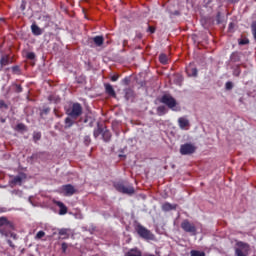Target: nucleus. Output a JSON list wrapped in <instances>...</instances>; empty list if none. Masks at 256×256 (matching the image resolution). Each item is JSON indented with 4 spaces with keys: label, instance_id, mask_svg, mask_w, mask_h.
<instances>
[{
    "label": "nucleus",
    "instance_id": "1",
    "mask_svg": "<svg viewBox=\"0 0 256 256\" xmlns=\"http://www.w3.org/2000/svg\"><path fill=\"white\" fill-rule=\"evenodd\" d=\"M13 223L8 221L6 217H0V233L4 237H13L15 239V234L13 231Z\"/></svg>",
    "mask_w": 256,
    "mask_h": 256
},
{
    "label": "nucleus",
    "instance_id": "2",
    "mask_svg": "<svg viewBox=\"0 0 256 256\" xmlns=\"http://www.w3.org/2000/svg\"><path fill=\"white\" fill-rule=\"evenodd\" d=\"M66 113L69 115V117H72V119H77V117H80V115L83 113V107L79 103H74L66 111Z\"/></svg>",
    "mask_w": 256,
    "mask_h": 256
},
{
    "label": "nucleus",
    "instance_id": "3",
    "mask_svg": "<svg viewBox=\"0 0 256 256\" xmlns=\"http://www.w3.org/2000/svg\"><path fill=\"white\" fill-rule=\"evenodd\" d=\"M250 249L251 248L249 247V244L244 242H237L235 254L236 256H248Z\"/></svg>",
    "mask_w": 256,
    "mask_h": 256
},
{
    "label": "nucleus",
    "instance_id": "4",
    "mask_svg": "<svg viewBox=\"0 0 256 256\" xmlns=\"http://www.w3.org/2000/svg\"><path fill=\"white\" fill-rule=\"evenodd\" d=\"M160 101L164 104L167 105L169 109H172V111H177L175 107H177V100L173 98V96L169 94H165L161 97Z\"/></svg>",
    "mask_w": 256,
    "mask_h": 256
},
{
    "label": "nucleus",
    "instance_id": "5",
    "mask_svg": "<svg viewBox=\"0 0 256 256\" xmlns=\"http://www.w3.org/2000/svg\"><path fill=\"white\" fill-rule=\"evenodd\" d=\"M136 231L138 235L142 237V239H147L149 241H153L155 239V236L149 231L147 228L143 227L142 225L136 226Z\"/></svg>",
    "mask_w": 256,
    "mask_h": 256
},
{
    "label": "nucleus",
    "instance_id": "6",
    "mask_svg": "<svg viewBox=\"0 0 256 256\" xmlns=\"http://www.w3.org/2000/svg\"><path fill=\"white\" fill-rule=\"evenodd\" d=\"M181 229L190 235H197V226H195V224L191 223L189 220H184L181 223Z\"/></svg>",
    "mask_w": 256,
    "mask_h": 256
},
{
    "label": "nucleus",
    "instance_id": "7",
    "mask_svg": "<svg viewBox=\"0 0 256 256\" xmlns=\"http://www.w3.org/2000/svg\"><path fill=\"white\" fill-rule=\"evenodd\" d=\"M115 189L120 193H124L125 195H133L135 193V188L131 185H125L123 183H116Z\"/></svg>",
    "mask_w": 256,
    "mask_h": 256
},
{
    "label": "nucleus",
    "instance_id": "8",
    "mask_svg": "<svg viewBox=\"0 0 256 256\" xmlns=\"http://www.w3.org/2000/svg\"><path fill=\"white\" fill-rule=\"evenodd\" d=\"M59 192L61 193V195H64L65 197H71L77 193V189L74 188L73 185L67 184L60 187Z\"/></svg>",
    "mask_w": 256,
    "mask_h": 256
},
{
    "label": "nucleus",
    "instance_id": "9",
    "mask_svg": "<svg viewBox=\"0 0 256 256\" xmlns=\"http://www.w3.org/2000/svg\"><path fill=\"white\" fill-rule=\"evenodd\" d=\"M195 151H197V147L192 143H186L180 146L181 155H193Z\"/></svg>",
    "mask_w": 256,
    "mask_h": 256
},
{
    "label": "nucleus",
    "instance_id": "10",
    "mask_svg": "<svg viewBox=\"0 0 256 256\" xmlns=\"http://www.w3.org/2000/svg\"><path fill=\"white\" fill-rule=\"evenodd\" d=\"M11 63H13V58H11L9 55L4 54L2 55L1 59H0V65L1 67H5L7 65H11Z\"/></svg>",
    "mask_w": 256,
    "mask_h": 256
},
{
    "label": "nucleus",
    "instance_id": "11",
    "mask_svg": "<svg viewBox=\"0 0 256 256\" xmlns=\"http://www.w3.org/2000/svg\"><path fill=\"white\" fill-rule=\"evenodd\" d=\"M25 181V174H19L16 177H14L10 183L11 185H21Z\"/></svg>",
    "mask_w": 256,
    "mask_h": 256
},
{
    "label": "nucleus",
    "instance_id": "12",
    "mask_svg": "<svg viewBox=\"0 0 256 256\" xmlns=\"http://www.w3.org/2000/svg\"><path fill=\"white\" fill-rule=\"evenodd\" d=\"M178 125L180 129H187V127H189V120L185 117H180L178 119Z\"/></svg>",
    "mask_w": 256,
    "mask_h": 256
},
{
    "label": "nucleus",
    "instance_id": "13",
    "mask_svg": "<svg viewBox=\"0 0 256 256\" xmlns=\"http://www.w3.org/2000/svg\"><path fill=\"white\" fill-rule=\"evenodd\" d=\"M186 73L188 77H197V68L192 65L186 67Z\"/></svg>",
    "mask_w": 256,
    "mask_h": 256
},
{
    "label": "nucleus",
    "instance_id": "14",
    "mask_svg": "<svg viewBox=\"0 0 256 256\" xmlns=\"http://www.w3.org/2000/svg\"><path fill=\"white\" fill-rule=\"evenodd\" d=\"M56 205L60 208L59 215H67V206L63 202L57 201Z\"/></svg>",
    "mask_w": 256,
    "mask_h": 256
},
{
    "label": "nucleus",
    "instance_id": "15",
    "mask_svg": "<svg viewBox=\"0 0 256 256\" xmlns=\"http://www.w3.org/2000/svg\"><path fill=\"white\" fill-rule=\"evenodd\" d=\"M105 91L110 97H115V89H113V86L111 84H105Z\"/></svg>",
    "mask_w": 256,
    "mask_h": 256
},
{
    "label": "nucleus",
    "instance_id": "16",
    "mask_svg": "<svg viewBox=\"0 0 256 256\" xmlns=\"http://www.w3.org/2000/svg\"><path fill=\"white\" fill-rule=\"evenodd\" d=\"M162 209L164 211H173V209H177V205L176 204H171L169 202H165L163 205H162Z\"/></svg>",
    "mask_w": 256,
    "mask_h": 256
},
{
    "label": "nucleus",
    "instance_id": "17",
    "mask_svg": "<svg viewBox=\"0 0 256 256\" xmlns=\"http://www.w3.org/2000/svg\"><path fill=\"white\" fill-rule=\"evenodd\" d=\"M31 31H32L33 35H42L43 34V31L41 30V28H39V26H37L36 24L31 25Z\"/></svg>",
    "mask_w": 256,
    "mask_h": 256
},
{
    "label": "nucleus",
    "instance_id": "18",
    "mask_svg": "<svg viewBox=\"0 0 256 256\" xmlns=\"http://www.w3.org/2000/svg\"><path fill=\"white\" fill-rule=\"evenodd\" d=\"M125 256H143V255L141 254V251L139 249L133 248L130 251H128Z\"/></svg>",
    "mask_w": 256,
    "mask_h": 256
},
{
    "label": "nucleus",
    "instance_id": "19",
    "mask_svg": "<svg viewBox=\"0 0 256 256\" xmlns=\"http://www.w3.org/2000/svg\"><path fill=\"white\" fill-rule=\"evenodd\" d=\"M93 41H94L95 45H97V47H101L103 45L104 39H103V36H95L93 38Z\"/></svg>",
    "mask_w": 256,
    "mask_h": 256
},
{
    "label": "nucleus",
    "instance_id": "20",
    "mask_svg": "<svg viewBox=\"0 0 256 256\" xmlns=\"http://www.w3.org/2000/svg\"><path fill=\"white\" fill-rule=\"evenodd\" d=\"M102 138L106 142L110 141L111 140V132H109V130H106V131L102 132Z\"/></svg>",
    "mask_w": 256,
    "mask_h": 256
},
{
    "label": "nucleus",
    "instance_id": "21",
    "mask_svg": "<svg viewBox=\"0 0 256 256\" xmlns=\"http://www.w3.org/2000/svg\"><path fill=\"white\" fill-rule=\"evenodd\" d=\"M157 113H158V115H160V116L165 115V114L167 113V107H165V106H159V107L157 108Z\"/></svg>",
    "mask_w": 256,
    "mask_h": 256
},
{
    "label": "nucleus",
    "instance_id": "22",
    "mask_svg": "<svg viewBox=\"0 0 256 256\" xmlns=\"http://www.w3.org/2000/svg\"><path fill=\"white\" fill-rule=\"evenodd\" d=\"M159 61L162 63V65H167V61H169V58L165 54H160Z\"/></svg>",
    "mask_w": 256,
    "mask_h": 256
},
{
    "label": "nucleus",
    "instance_id": "23",
    "mask_svg": "<svg viewBox=\"0 0 256 256\" xmlns=\"http://www.w3.org/2000/svg\"><path fill=\"white\" fill-rule=\"evenodd\" d=\"M73 123H75V121H73V119H71L70 117H67L65 119V127H73Z\"/></svg>",
    "mask_w": 256,
    "mask_h": 256
},
{
    "label": "nucleus",
    "instance_id": "24",
    "mask_svg": "<svg viewBox=\"0 0 256 256\" xmlns=\"http://www.w3.org/2000/svg\"><path fill=\"white\" fill-rule=\"evenodd\" d=\"M191 256H205V252L197 251V250H192L190 252Z\"/></svg>",
    "mask_w": 256,
    "mask_h": 256
},
{
    "label": "nucleus",
    "instance_id": "25",
    "mask_svg": "<svg viewBox=\"0 0 256 256\" xmlns=\"http://www.w3.org/2000/svg\"><path fill=\"white\" fill-rule=\"evenodd\" d=\"M102 133H103V130L101 129V128H96L95 130H94V137H99V135H102Z\"/></svg>",
    "mask_w": 256,
    "mask_h": 256
},
{
    "label": "nucleus",
    "instance_id": "26",
    "mask_svg": "<svg viewBox=\"0 0 256 256\" xmlns=\"http://www.w3.org/2000/svg\"><path fill=\"white\" fill-rule=\"evenodd\" d=\"M132 96H133V91L131 89L126 90V92H125L126 99L129 100L130 97H132Z\"/></svg>",
    "mask_w": 256,
    "mask_h": 256
},
{
    "label": "nucleus",
    "instance_id": "27",
    "mask_svg": "<svg viewBox=\"0 0 256 256\" xmlns=\"http://www.w3.org/2000/svg\"><path fill=\"white\" fill-rule=\"evenodd\" d=\"M27 59L33 60L35 59V54L33 52H28L26 54Z\"/></svg>",
    "mask_w": 256,
    "mask_h": 256
},
{
    "label": "nucleus",
    "instance_id": "28",
    "mask_svg": "<svg viewBox=\"0 0 256 256\" xmlns=\"http://www.w3.org/2000/svg\"><path fill=\"white\" fill-rule=\"evenodd\" d=\"M45 235V233L43 231H39L37 234H36V237L35 239H43V236Z\"/></svg>",
    "mask_w": 256,
    "mask_h": 256
},
{
    "label": "nucleus",
    "instance_id": "29",
    "mask_svg": "<svg viewBox=\"0 0 256 256\" xmlns=\"http://www.w3.org/2000/svg\"><path fill=\"white\" fill-rule=\"evenodd\" d=\"M233 75H235V77H239V75H241V70L239 67L234 70Z\"/></svg>",
    "mask_w": 256,
    "mask_h": 256
},
{
    "label": "nucleus",
    "instance_id": "30",
    "mask_svg": "<svg viewBox=\"0 0 256 256\" xmlns=\"http://www.w3.org/2000/svg\"><path fill=\"white\" fill-rule=\"evenodd\" d=\"M225 87H226V89H228V90L233 89V82H226Z\"/></svg>",
    "mask_w": 256,
    "mask_h": 256
},
{
    "label": "nucleus",
    "instance_id": "31",
    "mask_svg": "<svg viewBox=\"0 0 256 256\" xmlns=\"http://www.w3.org/2000/svg\"><path fill=\"white\" fill-rule=\"evenodd\" d=\"M68 230L66 228H62L59 230V235H67Z\"/></svg>",
    "mask_w": 256,
    "mask_h": 256
},
{
    "label": "nucleus",
    "instance_id": "32",
    "mask_svg": "<svg viewBox=\"0 0 256 256\" xmlns=\"http://www.w3.org/2000/svg\"><path fill=\"white\" fill-rule=\"evenodd\" d=\"M0 109H7V104L3 100H0Z\"/></svg>",
    "mask_w": 256,
    "mask_h": 256
},
{
    "label": "nucleus",
    "instance_id": "33",
    "mask_svg": "<svg viewBox=\"0 0 256 256\" xmlns=\"http://www.w3.org/2000/svg\"><path fill=\"white\" fill-rule=\"evenodd\" d=\"M68 247H69V246L67 245V243H65V242L62 243V251H63L64 253L67 252V248H68Z\"/></svg>",
    "mask_w": 256,
    "mask_h": 256
},
{
    "label": "nucleus",
    "instance_id": "34",
    "mask_svg": "<svg viewBox=\"0 0 256 256\" xmlns=\"http://www.w3.org/2000/svg\"><path fill=\"white\" fill-rule=\"evenodd\" d=\"M247 43H249L248 39H242L240 40L239 45H247Z\"/></svg>",
    "mask_w": 256,
    "mask_h": 256
},
{
    "label": "nucleus",
    "instance_id": "35",
    "mask_svg": "<svg viewBox=\"0 0 256 256\" xmlns=\"http://www.w3.org/2000/svg\"><path fill=\"white\" fill-rule=\"evenodd\" d=\"M235 28V24L233 23V22H231L230 24H229V31H233V29Z\"/></svg>",
    "mask_w": 256,
    "mask_h": 256
},
{
    "label": "nucleus",
    "instance_id": "36",
    "mask_svg": "<svg viewBox=\"0 0 256 256\" xmlns=\"http://www.w3.org/2000/svg\"><path fill=\"white\" fill-rule=\"evenodd\" d=\"M12 193H14L15 195H18L19 197H21V195H23V192L17 190V191H13Z\"/></svg>",
    "mask_w": 256,
    "mask_h": 256
},
{
    "label": "nucleus",
    "instance_id": "37",
    "mask_svg": "<svg viewBox=\"0 0 256 256\" xmlns=\"http://www.w3.org/2000/svg\"><path fill=\"white\" fill-rule=\"evenodd\" d=\"M118 79H119V76H117V75H113L111 77V81H113V82L117 81Z\"/></svg>",
    "mask_w": 256,
    "mask_h": 256
},
{
    "label": "nucleus",
    "instance_id": "38",
    "mask_svg": "<svg viewBox=\"0 0 256 256\" xmlns=\"http://www.w3.org/2000/svg\"><path fill=\"white\" fill-rule=\"evenodd\" d=\"M122 83H124V85H129V78H124Z\"/></svg>",
    "mask_w": 256,
    "mask_h": 256
},
{
    "label": "nucleus",
    "instance_id": "39",
    "mask_svg": "<svg viewBox=\"0 0 256 256\" xmlns=\"http://www.w3.org/2000/svg\"><path fill=\"white\" fill-rule=\"evenodd\" d=\"M34 139H36V140L41 139V134L37 133L36 135H34Z\"/></svg>",
    "mask_w": 256,
    "mask_h": 256
},
{
    "label": "nucleus",
    "instance_id": "40",
    "mask_svg": "<svg viewBox=\"0 0 256 256\" xmlns=\"http://www.w3.org/2000/svg\"><path fill=\"white\" fill-rule=\"evenodd\" d=\"M148 31L151 32V33H155V28H153V27L150 26V27L148 28Z\"/></svg>",
    "mask_w": 256,
    "mask_h": 256
},
{
    "label": "nucleus",
    "instance_id": "41",
    "mask_svg": "<svg viewBox=\"0 0 256 256\" xmlns=\"http://www.w3.org/2000/svg\"><path fill=\"white\" fill-rule=\"evenodd\" d=\"M25 128V125L23 124H18V129H24Z\"/></svg>",
    "mask_w": 256,
    "mask_h": 256
},
{
    "label": "nucleus",
    "instance_id": "42",
    "mask_svg": "<svg viewBox=\"0 0 256 256\" xmlns=\"http://www.w3.org/2000/svg\"><path fill=\"white\" fill-rule=\"evenodd\" d=\"M8 245H9L10 247H14V246H13V242H12L11 240H8Z\"/></svg>",
    "mask_w": 256,
    "mask_h": 256
},
{
    "label": "nucleus",
    "instance_id": "43",
    "mask_svg": "<svg viewBox=\"0 0 256 256\" xmlns=\"http://www.w3.org/2000/svg\"><path fill=\"white\" fill-rule=\"evenodd\" d=\"M144 256H159V254L158 255H154V254L145 253Z\"/></svg>",
    "mask_w": 256,
    "mask_h": 256
},
{
    "label": "nucleus",
    "instance_id": "44",
    "mask_svg": "<svg viewBox=\"0 0 256 256\" xmlns=\"http://www.w3.org/2000/svg\"><path fill=\"white\" fill-rule=\"evenodd\" d=\"M232 3H237L239 0H230Z\"/></svg>",
    "mask_w": 256,
    "mask_h": 256
},
{
    "label": "nucleus",
    "instance_id": "45",
    "mask_svg": "<svg viewBox=\"0 0 256 256\" xmlns=\"http://www.w3.org/2000/svg\"><path fill=\"white\" fill-rule=\"evenodd\" d=\"M29 203H31V205H33V202L31 201V197L29 198Z\"/></svg>",
    "mask_w": 256,
    "mask_h": 256
},
{
    "label": "nucleus",
    "instance_id": "46",
    "mask_svg": "<svg viewBox=\"0 0 256 256\" xmlns=\"http://www.w3.org/2000/svg\"><path fill=\"white\" fill-rule=\"evenodd\" d=\"M0 211H4V210L0 208Z\"/></svg>",
    "mask_w": 256,
    "mask_h": 256
}]
</instances>
